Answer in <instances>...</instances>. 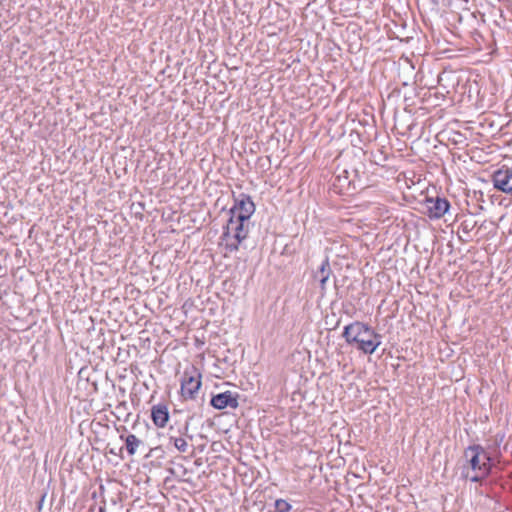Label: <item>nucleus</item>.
<instances>
[{
  "label": "nucleus",
  "instance_id": "39448f33",
  "mask_svg": "<svg viewBox=\"0 0 512 512\" xmlns=\"http://www.w3.org/2000/svg\"><path fill=\"white\" fill-rule=\"evenodd\" d=\"M190 420L191 417H188L177 429H175L174 425H171L168 431L169 444H172L181 453L187 452L189 447L184 436L190 440L193 439V436L188 434Z\"/></svg>",
  "mask_w": 512,
  "mask_h": 512
},
{
  "label": "nucleus",
  "instance_id": "423d86ee",
  "mask_svg": "<svg viewBox=\"0 0 512 512\" xmlns=\"http://www.w3.org/2000/svg\"><path fill=\"white\" fill-rule=\"evenodd\" d=\"M255 212V204L248 194L240 193L234 200V205L229 210L230 217L250 220Z\"/></svg>",
  "mask_w": 512,
  "mask_h": 512
},
{
  "label": "nucleus",
  "instance_id": "f257e3e1",
  "mask_svg": "<svg viewBox=\"0 0 512 512\" xmlns=\"http://www.w3.org/2000/svg\"><path fill=\"white\" fill-rule=\"evenodd\" d=\"M342 336L365 354H373L381 344V335L365 323L355 321L344 327Z\"/></svg>",
  "mask_w": 512,
  "mask_h": 512
},
{
  "label": "nucleus",
  "instance_id": "0eeeda50",
  "mask_svg": "<svg viewBox=\"0 0 512 512\" xmlns=\"http://www.w3.org/2000/svg\"><path fill=\"white\" fill-rule=\"evenodd\" d=\"M495 189L512 196V167L502 166L492 174Z\"/></svg>",
  "mask_w": 512,
  "mask_h": 512
},
{
  "label": "nucleus",
  "instance_id": "2eb2a0df",
  "mask_svg": "<svg viewBox=\"0 0 512 512\" xmlns=\"http://www.w3.org/2000/svg\"><path fill=\"white\" fill-rule=\"evenodd\" d=\"M275 509L277 512H290L292 506L284 499H277L275 501Z\"/></svg>",
  "mask_w": 512,
  "mask_h": 512
},
{
  "label": "nucleus",
  "instance_id": "20e7f679",
  "mask_svg": "<svg viewBox=\"0 0 512 512\" xmlns=\"http://www.w3.org/2000/svg\"><path fill=\"white\" fill-rule=\"evenodd\" d=\"M464 457L469 462L473 471H483V474L490 473L491 466L489 462L491 458L481 445L475 444L466 448Z\"/></svg>",
  "mask_w": 512,
  "mask_h": 512
},
{
  "label": "nucleus",
  "instance_id": "9d476101",
  "mask_svg": "<svg viewBox=\"0 0 512 512\" xmlns=\"http://www.w3.org/2000/svg\"><path fill=\"white\" fill-rule=\"evenodd\" d=\"M331 274L332 270L330 267L329 257L326 256L321 262L318 269L313 273V278L319 282L322 294L326 292V285Z\"/></svg>",
  "mask_w": 512,
  "mask_h": 512
},
{
  "label": "nucleus",
  "instance_id": "6e6552de",
  "mask_svg": "<svg viewBox=\"0 0 512 512\" xmlns=\"http://www.w3.org/2000/svg\"><path fill=\"white\" fill-rule=\"evenodd\" d=\"M425 206L430 219H440L449 211L450 202L444 197H427Z\"/></svg>",
  "mask_w": 512,
  "mask_h": 512
},
{
  "label": "nucleus",
  "instance_id": "dca6fc26",
  "mask_svg": "<svg viewBox=\"0 0 512 512\" xmlns=\"http://www.w3.org/2000/svg\"><path fill=\"white\" fill-rule=\"evenodd\" d=\"M476 474L470 478L472 482H479L484 479L488 474H483V471H475Z\"/></svg>",
  "mask_w": 512,
  "mask_h": 512
},
{
  "label": "nucleus",
  "instance_id": "f3484780",
  "mask_svg": "<svg viewBox=\"0 0 512 512\" xmlns=\"http://www.w3.org/2000/svg\"><path fill=\"white\" fill-rule=\"evenodd\" d=\"M68 308H69V309H73V308H72V303H71V302H69V303H68Z\"/></svg>",
  "mask_w": 512,
  "mask_h": 512
},
{
  "label": "nucleus",
  "instance_id": "9b49d317",
  "mask_svg": "<svg viewBox=\"0 0 512 512\" xmlns=\"http://www.w3.org/2000/svg\"><path fill=\"white\" fill-rule=\"evenodd\" d=\"M170 418L168 407L166 404H157L151 408V419L158 428L166 426Z\"/></svg>",
  "mask_w": 512,
  "mask_h": 512
},
{
  "label": "nucleus",
  "instance_id": "f03ea898",
  "mask_svg": "<svg viewBox=\"0 0 512 512\" xmlns=\"http://www.w3.org/2000/svg\"><path fill=\"white\" fill-rule=\"evenodd\" d=\"M248 234L249 220L230 217L221 235V244L226 251L236 252Z\"/></svg>",
  "mask_w": 512,
  "mask_h": 512
},
{
  "label": "nucleus",
  "instance_id": "f8f14e48",
  "mask_svg": "<svg viewBox=\"0 0 512 512\" xmlns=\"http://www.w3.org/2000/svg\"><path fill=\"white\" fill-rule=\"evenodd\" d=\"M120 439L124 441V447L130 456H133L139 447L144 446V442L134 434H121Z\"/></svg>",
  "mask_w": 512,
  "mask_h": 512
},
{
  "label": "nucleus",
  "instance_id": "ddd939ff",
  "mask_svg": "<svg viewBox=\"0 0 512 512\" xmlns=\"http://www.w3.org/2000/svg\"><path fill=\"white\" fill-rule=\"evenodd\" d=\"M69 479L71 482H73L72 488L70 489V494L73 496V512H82L84 509V500L83 497H81L82 492L80 494L77 493V479L74 477L72 471L69 472Z\"/></svg>",
  "mask_w": 512,
  "mask_h": 512
},
{
  "label": "nucleus",
  "instance_id": "1a4fd4ad",
  "mask_svg": "<svg viewBox=\"0 0 512 512\" xmlns=\"http://www.w3.org/2000/svg\"><path fill=\"white\" fill-rule=\"evenodd\" d=\"M239 394L231 391H225L213 395L210 404L217 410H223L225 408L236 409L239 406Z\"/></svg>",
  "mask_w": 512,
  "mask_h": 512
},
{
  "label": "nucleus",
  "instance_id": "4468645a",
  "mask_svg": "<svg viewBox=\"0 0 512 512\" xmlns=\"http://www.w3.org/2000/svg\"><path fill=\"white\" fill-rule=\"evenodd\" d=\"M476 221L473 219H466L461 222L459 229L462 231V233L468 235L476 226Z\"/></svg>",
  "mask_w": 512,
  "mask_h": 512
},
{
  "label": "nucleus",
  "instance_id": "7ed1b4c3",
  "mask_svg": "<svg viewBox=\"0 0 512 512\" xmlns=\"http://www.w3.org/2000/svg\"><path fill=\"white\" fill-rule=\"evenodd\" d=\"M202 375L199 370L191 366L186 369L181 379L180 393L184 400H195L202 386Z\"/></svg>",
  "mask_w": 512,
  "mask_h": 512
}]
</instances>
